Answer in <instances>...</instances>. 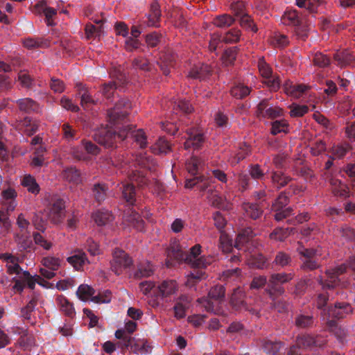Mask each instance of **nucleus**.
Wrapping results in <instances>:
<instances>
[{
  "mask_svg": "<svg viewBox=\"0 0 355 355\" xmlns=\"http://www.w3.org/2000/svg\"><path fill=\"white\" fill-rule=\"evenodd\" d=\"M201 246L199 244L195 245L191 248L190 254L185 257L183 252L176 248L169 249L168 251V259L166 261V265L168 267L173 265V261H180L185 259V260L189 263L193 268H205L207 265L210 264L211 258H206L201 257L198 258V256L200 254Z\"/></svg>",
  "mask_w": 355,
  "mask_h": 355,
  "instance_id": "nucleus-1",
  "label": "nucleus"
},
{
  "mask_svg": "<svg viewBox=\"0 0 355 355\" xmlns=\"http://www.w3.org/2000/svg\"><path fill=\"white\" fill-rule=\"evenodd\" d=\"M178 291V284L175 280H164L157 285L156 293L153 295L152 306H158L161 303L171 301Z\"/></svg>",
  "mask_w": 355,
  "mask_h": 355,
  "instance_id": "nucleus-2",
  "label": "nucleus"
},
{
  "mask_svg": "<svg viewBox=\"0 0 355 355\" xmlns=\"http://www.w3.org/2000/svg\"><path fill=\"white\" fill-rule=\"evenodd\" d=\"M45 203L48 204V218L55 224L60 223L65 216L64 201L57 196L50 193L44 197Z\"/></svg>",
  "mask_w": 355,
  "mask_h": 355,
  "instance_id": "nucleus-3",
  "label": "nucleus"
},
{
  "mask_svg": "<svg viewBox=\"0 0 355 355\" xmlns=\"http://www.w3.org/2000/svg\"><path fill=\"white\" fill-rule=\"evenodd\" d=\"M128 136V132L124 128L121 129L117 135L115 131L107 129V128H101L96 131L94 135V140L99 144L106 148L114 146L116 138L123 140Z\"/></svg>",
  "mask_w": 355,
  "mask_h": 355,
  "instance_id": "nucleus-4",
  "label": "nucleus"
},
{
  "mask_svg": "<svg viewBox=\"0 0 355 355\" xmlns=\"http://www.w3.org/2000/svg\"><path fill=\"white\" fill-rule=\"evenodd\" d=\"M132 265V259L123 250L115 249L110 261V268L116 275H119Z\"/></svg>",
  "mask_w": 355,
  "mask_h": 355,
  "instance_id": "nucleus-5",
  "label": "nucleus"
},
{
  "mask_svg": "<svg viewBox=\"0 0 355 355\" xmlns=\"http://www.w3.org/2000/svg\"><path fill=\"white\" fill-rule=\"evenodd\" d=\"M131 104L125 99H121L114 107L108 110L107 116L110 125L119 124L129 114Z\"/></svg>",
  "mask_w": 355,
  "mask_h": 355,
  "instance_id": "nucleus-6",
  "label": "nucleus"
},
{
  "mask_svg": "<svg viewBox=\"0 0 355 355\" xmlns=\"http://www.w3.org/2000/svg\"><path fill=\"white\" fill-rule=\"evenodd\" d=\"M225 295V289L223 286H216L212 288L208 295L207 298L198 299V302L200 303L207 311L216 312L214 308L220 300Z\"/></svg>",
  "mask_w": 355,
  "mask_h": 355,
  "instance_id": "nucleus-7",
  "label": "nucleus"
},
{
  "mask_svg": "<svg viewBox=\"0 0 355 355\" xmlns=\"http://www.w3.org/2000/svg\"><path fill=\"white\" fill-rule=\"evenodd\" d=\"M282 21L285 25L295 26L296 34L302 39L307 37L308 27L300 24L298 15L295 10L285 12L282 16Z\"/></svg>",
  "mask_w": 355,
  "mask_h": 355,
  "instance_id": "nucleus-8",
  "label": "nucleus"
},
{
  "mask_svg": "<svg viewBox=\"0 0 355 355\" xmlns=\"http://www.w3.org/2000/svg\"><path fill=\"white\" fill-rule=\"evenodd\" d=\"M41 263V275L47 279H51L55 276V272L61 267L62 260L58 257L48 256L44 257Z\"/></svg>",
  "mask_w": 355,
  "mask_h": 355,
  "instance_id": "nucleus-9",
  "label": "nucleus"
},
{
  "mask_svg": "<svg viewBox=\"0 0 355 355\" xmlns=\"http://www.w3.org/2000/svg\"><path fill=\"white\" fill-rule=\"evenodd\" d=\"M258 69L262 78L266 79L264 83L268 87L273 90L279 88L280 80L279 78H274L272 76V71L271 67L265 62L263 58H260L258 62Z\"/></svg>",
  "mask_w": 355,
  "mask_h": 355,
  "instance_id": "nucleus-10",
  "label": "nucleus"
},
{
  "mask_svg": "<svg viewBox=\"0 0 355 355\" xmlns=\"http://www.w3.org/2000/svg\"><path fill=\"white\" fill-rule=\"evenodd\" d=\"M347 266L342 264L333 269L327 270L326 272L327 278L323 280L321 279V284L322 288H331L339 285L338 276L347 271Z\"/></svg>",
  "mask_w": 355,
  "mask_h": 355,
  "instance_id": "nucleus-11",
  "label": "nucleus"
},
{
  "mask_svg": "<svg viewBox=\"0 0 355 355\" xmlns=\"http://www.w3.org/2000/svg\"><path fill=\"white\" fill-rule=\"evenodd\" d=\"M284 111L278 106L270 105L267 100H263L257 106V114L259 117L275 119L282 116Z\"/></svg>",
  "mask_w": 355,
  "mask_h": 355,
  "instance_id": "nucleus-12",
  "label": "nucleus"
},
{
  "mask_svg": "<svg viewBox=\"0 0 355 355\" xmlns=\"http://www.w3.org/2000/svg\"><path fill=\"white\" fill-rule=\"evenodd\" d=\"M293 279L291 274L280 273L274 274L271 276L269 281L268 290L270 295L272 297L275 293L282 294L284 293V289L281 284L286 283Z\"/></svg>",
  "mask_w": 355,
  "mask_h": 355,
  "instance_id": "nucleus-13",
  "label": "nucleus"
},
{
  "mask_svg": "<svg viewBox=\"0 0 355 355\" xmlns=\"http://www.w3.org/2000/svg\"><path fill=\"white\" fill-rule=\"evenodd\" d=\"M288 203V198L284 193H281L275 202L272 204V210L276 212L275 218L279 221L289 216L291 213V209L284 207Z\"/></svg>",
  "mask_w": 355,
  "mask_h": 355,
  "instance_id": "nucleus-14",
  "label": "nucleus"
},
{
  "mask_svg": "<svg viewBox=\"0 0 355 355\" xmlns=\"http://www.w3.org/2000/svg\"><path fill=\"white\" fill-rule=\"evenodd\" d=\"M188 137L184 142V148L186 150L198 149L204 141V136L196 129L187 130Z\"/></svg>",
  "mask_w": 355,
  "mask_h": 355,
  "instance_id": "nucleus-15",
  "label": "nucleus"
},
{
  "mask_svg": "<svg viewBox=\"0 0 355 355\" xmlns=\"http://www.w3.org/2000/svg\"><path fill=\"white\" fill-rule=\"evenodd\" d=\"M0 259L6 263L7 271L10 275H16L18 277L21 276L23 272L19 265L18 258L10 254H0Z\"/></svg>",
  "mask_w": 355,
  "mask_h": 355,
  "instance_id": "nucleus-16",
  "label": "nucleus"
},
{
  "mask_svg": "<svg viewBox=\"0 0 355 355\" xmlns=\"http://www.w3.org/2000/svg\"><path fill=\"white\" fill-rule=\"evenodd\" d=\"M297 250L299 253L303 256V268L313 270L318 267V262L314 259L316 254L315 250L304 249L302 247L298 248Z\"/></svg>",
  "mask_w": 355,
  "mask_h": 355,
  "instance_id": "nucleus-17",
  "label": "nucleus"
},
{
  "mask_svg": "<svg viewBox=\"0 0 355 355\" xmlns=\"http://www.w3.org/2000/svg\"><path fill=\"white\" fill-rule=\"evenodd\" d=\"M309 89V87L303 84H293L287 80L284 84V90L285 93L293 98H300Z\"/></svg>",
  "mask_w": 355,
  "mask_h": 355,
  "instance_id": "nucleus-18",
  "label": "nucleus"
},
{
  "mask_svg": "<svg viewBox=\"0 0 355 355\" xmlns=\"http://www.w3.org/2000/svg\"><path fill=\"white\" fill-rule=\"evenodd\" d=\"M67 261L77 270H82L84 266L89 263L86 254L80 250L67 258Z\"/></svg>",
  "mask_w": 355,
  "mask_h": 355,
  "instance_id": "nucleus-19",
  "label": "nucleus"
},
{
  "mask_svg": "<svg viewBox=\"0 0 355 355\" xmlns=\"http://www.w3.org/2000/svg\"><path fill=\"white\" fill-rule=\"evenodd\" d=\"M352 312V309L349 304L339 303L328 311L329 317L333 318H343Z\"/></svg>",
  "mask_w": 355,
  "mask_h": 355,
  "instance_id": "nucleus-20",
  "label": "nucleus"
},
{
  "mask_svg": "<svg viewBox=\"0 0 355 355\" xmlns=\"http://www.w3.org/2000/svg\"><path fill=\"white\" fill-rule=\"evenodd\" d=\"M92 218L98 226H105L113 220V216L107 210H98L93 213Z\"/></svg>",
  "mask_w": 355,
  "mask_h": 355,
  "instance_id": "nucleus-21",
  "label": "nucleus"
},
{
  "mask_svg": "<svg viewBox=\"0 0 355 355\" xmlns=\"http://www.w3.org/2000/svg\"><path fill=\"white\" fill-rule=\"evenodd\" d=\"M16 128L26 135H31L37 130L38 124L37 122L32 121L29 118L26 117L16 125Z\"/></svg>",
  "mask_w": 355,
  "mask_h": 355,
  "instance_id": "nucleus-22",
  "label": "nucleus"
},
{
  "mask_svg": "<svg viewBox=\"0 0 355 355\" xmlns=\"http://www.w3.org/2000/svg\"><path fill=\"white\" fill-rule=\"evenodd\" d=\"M76 88L78 94L80 96L81 98V105L84 107V109H89L91 104L96 103L95 101L89 94L88 90L82 83H77Z\"/></svg>",
  "mask_w": 355,
  "mask_h": 355,
  "instance_id": "nucleus-23",
  "label": "nucleus"
},
{
  "mask_svg": "<svg viewBox=\"0 0 355 355\" xmlns=\"http://www.w3.org/2000/svg\"><path fill=\"white\" fill-rule=\"evenodd\" d=\"M125 132H128V135L131 133L135 141L139 146L140 148H143L147 146V138L145 132L141 129L137 130H132V127L127 125L123 128Z\"/></svg>",
  "mask_w": 355,
  "mask_h": 355,
  "instance_id": "nucleus-24",
  "label": "nucleus"
},
{
  "mask_svg": "<svg viewBox=\"0 0 355 355\" xmlns=\"http://www.w3.org/2000/svg\"><path fill=\"white\" fill-rule=\"evenodd\" d=\"M208 199L209 202L216 207L223 209H229L230 208V204L227 198L220 196L217 192H212L208 196Z\"/></svg>",
  "mask_w": 355,
  "mask_h": 355,
  "instance_id": "nucleus-25",
  "label": "nucleus"
},
{
  "mask_svg": "<svg viewBox=\"0 0 355 355\" xmlns=\"http://www.w3.org/2000/svg\"><path fill=\"white\" fill-rule=\"evenodd\" d=\"M58 306L60 311L69 316H73L75 314V309L71 302L63 295H60L56 298Z\"/></svg>",
  "mask_w": 355,
  "mask_h": 355,
  "instance_id": "nucleus-26",
  "label": "nucleus"
},
{
  "mask_svg": "<svg viewBox=\"0 0 355 355\" xmlns=\"http://www.w3.org/2000/svg\"><path fill=\"white\" fill-rule=\"evenodd\" d=\"M189 300L187 297L182 296L179 299L173 307L174 316L180 319L186 315V310L188 309Z\"/></svg>",
  "mask_w": 355,
  "mask_h": 355,
  "instance_id": "nucleus-27",
  "label": "nucleus"
},
{
  "mask_svg": "<svg viewBox=\"0 0 355 355\" xmlns=\"http://www.w3.org/2000/svg\"><path fill=\"white\" fill-rule=\"evenodd\" d=\"M94 294L95 290L88 284H81L79 286L76 291L78 297L83 302H92V299L94 296Z\"/></svg>",
  "mask_w": 355,
  "mask_h": 355,
  "instance_id": "nucleus-28",
  "label": "nucleus"
},
{
  "mask_svg": "<svg viewBox=\"0 0 355 355\" xmlns=\"http://www.w3.org/2000/svg\"><path fill=\"white\" fill-rule=\"evenodd\" d=\"M211 180L206 179L203 176L196 177L193 179L187 180L185 182V187L191 189L196 185H198L200 190L205 191L210 187Z\"/></svg>",
  "mask_w": 355,
  "mask_h": 355,
  "instance_id": "nucleus-29",
  "label": "nucleus"
},
{
  "mask_svg": "<svg viewBox=\"0 0 355 355\" xmlns=\"http://www.w3.org/2000/svg\"><path fill=\"white\" fill-rule=\"evenodd\" d=\"M156 287L155 283L151 281H144L139 284L140 291L147 296L150 304L153 300V295L156 293Z\"/></svg>",
  "mask_w": 355,
  "mask_h": 355,
  "instance_id": "nucleus-30",
  "label": "nucleus"
},
{
  "mask_svg": "<svg viewBox=\"0 0 355 355\" xmlns=\"http://www.w3.org/2000/svg\"><path fill=\"white\" fill-rule=\"evenodd\" d=\"M21 183L24 187H26L29 192L33 194H37L40 192L39 184L37 183L34 177L31 175H25Z\"/></svg>",
  "mask_w": 355,
  "mask_h": 355,
  "instance_id": "nucleus-31",
  "label": "nucleus"
},
{
  "mask_svg": "<svg viewBox=\"0 0 355 355\" xmlns=\"http://www.w3.org/2000/svg\"><path fill=\"white\" fill-rule=\"evenodd\" d=\"M210 71V67L207 64L197 65L191 69L189 76L193 78L204 79L209 74Z\"/></svg>",
  "mask_w": 355,
  "mask_h": 355,
  "instance_id": "nucleus-32",
  "label": "nucleus"
},
{
  "mask_svg": "<svg viewBox=\"0 0 355 355\" xmlns=\"http://www.w3.org/2000/svg\"><path fill=\"white\" fill-rule=\"evenodd\" d=\"M332 187V192L336 196H347L348 193V187L346 184L342 183L340 180L331 178L329 180Z\"/></svg>",
  "mask_w": 355,
  "mask_h": 355,
  "instance_id": "nucleus-33",
  "label": "nucleus"
},
{
  "mask_svg": "<svg viewBox=\"0 0 355 355\" xmlns=\"http://www.w3.org/2000/svg\"><path fill=\"white\" fill-rule=\"evenodd\" d=\"M254 234H252V231L250 228L245 229L243 231V232L240 233L235 241V248L238 249H241L245 244L249 243L250 242V239L253 237Z\"/></svg>",
  "mask_w": 355,
  "mask_h": 355,
  "instance_id": "nucleus-34",
  "label": "nucleus"
},
{
  "mask_svg": "<svg viewBox=\"0 0 355 355\" xmlns=\"http://www.w3.org/2000/svg\"><path fill=\"white\" fill-rule=\"evenodd\" d=\"M124 221L138 231H142L144 230V221L140 215L137 212L132 211L130 216H126Z\"/></svg>",
  "mask_w": 355,
  "mask_h": 355,
  "instance_id": "nucleus-35",
  "label": "nucleus"
},
{
  "mask_svg": "<svg viewBox=\"0 0 355 355\" xmlns=\"http://www.w3.org/2000/svg\"><path fill=\"white\" fill-rule=\"evenodd\" d=\"M122 194L123 198L129 203L132 204L135 200V190L132 183L123 182Z\"/></svg>",
  "mask_w": 355,
  "mask_h": 355,
  "instance_id": "nucleus-36",
  "label": "nucleus"
},
{
  "mask_svg": "<svg viewBox=\"0 0 355 355\" xmlns=\"http://www.w3.org/2000/svg\"><path fill=\"white\" fill-rule=\"evenodd\" d=\"M334 59L337 62L338 64L343 67L349 64L354 60V56L349 51H343L337 52L334 55Z\"/></svg>",
  "mask_w": 355,
  "mask_h": 355,
  "instance_id": "nucleus-37",
  "label": "nucleus"
},
{
  "mask_svg": "<svg viewBox=\"0 0 355 355\" xmlns=\"http://www.w3.org/2000/svg\"><path fill=\"white\" fill-rule=\"evenodd\" d=\"M171 146L164 138H159L157 141L151 146V150L155 154H166L170 151Z\"/></svg>",
  "mask_w": 355,
  "mask_h": 355,
  "instance_id": "nucleus-38",
  "label": "nucleus"
},
{
  "mask_svg": "<svg viewBox=\"0 0 355 355\" xmlns=\"http://www.w3.org/2000/svg\"><path fill=\"white\" fill-rule=\"evenodd\" d=\"M19 109L21 111L29 112L31 111H37L39 110V105L37 103L33 101L31 98H24L17 101Z\"/></svg>",
  "mask_w": 355,
  "mask_h": 355,
  "instance_id": "nucleus-39",
  "label": "nucleus"
},
{
  "mask_svg": "<svg viewBox=\"0 0 355 355\" xmlns=\"http://www.w3.org/2000/svg\"><path fill=\"white\" fill-rule=\"evenodd\" d=\"M319 338H317L318 340ZM297 345L298 347L304 349L311 348L314 345H318V340L309 335H303L297 338Z\"/></svg>",
  "mask_w": 355,
  "mask_h": 355,
  "instance_id": "nucleus-40",
  "label": "nucleus"
},
{
  "mask_svg": "<svg viewBox=\"0 0 355 355\" xmlns=\"http://www.w3.org/2000/svg\"><path fill=\"white\" fill-rule=\"evenodd\" d=\"M161 17V12L159 6L157 3H154L150 7V13L148 15V25L157 26Z\"/></svg>",
  "mask_w": 355,
  "mask_h": 355,
  "instance_id": "nucleus-41",
  "label": "nucleus"
},
{
  "mask_svg": "<svg viewBox=\"0 0 355 355\" xmlns=\"http://www.w3.org/2000/svg\"><path fill=\"white\" fill-rule=\"evenodd\" d=\"M63 178L69 182L78 184L81 181L80 172L74 168H69L63 172Z\"/></svg>",
  "mask_w": 355,
  "mask_h": 355,
  "instance_id": "nucleus-42",
  "label": "nucleus"
},
{
  "mask_svg": "<svg viewBox=\"0 0 355 355\" xmlns=\"http://www.w3.org/2000/svg\"><path fill=\"white\" fill-rule=\"evenodd\" d=\"M234 21V19L228 15H222L216 17L214 21V24L219 28H225L230 26Z\"/></svg>",
  "mask_w": 355,
  "mask_h": 355,
  "instance_id": "nucleus-43",
  "label": "nucleus"
},
{
  "mask_svg": "<svg viewBox=\"0 0 355 355\" xmlns=\"http://www.w3.org/2000/svg\"><path fill=\"white\" fill-rule=\"evenodd\" d=\"M250 92V88L243 84H238L231 89V94L236 98H242Z\"/></svg>",
  "mask_w": 355,
  "mask_h": 355,
  "instance_id": "nucleus-44",
  "label": "nucleus"
},
{
  "mask_svg": "<svg viewBox=\"0 0 355 355\" xmlns=\"http://www.w3.org/2000/svg\"><path fill=\"white\" fill-rule=\"evenodd\" d=\"M187 169L193 175L198 173L202 167V162L196 157H192L186 164Z\"/></svg>",
  "mask_w": 355,
  "mask_h": 355,
  "instance_id": "nucleus-45",
  "label": "nucleus"
},
{
  "mask_svg": "<svg viewBox=\"0 0 355 355\" xmlns=\"http://www.w3.org/2000/svg\"><path fill=\"white\" fill-rule=\"evenodd\" d=\"M288 123L286 120L275 121L272 123L271 133L274 135L281 132H287Z\"/></svg>",
  "mask_w": 355,
  "mask_h": 355,
  "instance_id": "nucleus-46",
  "label": "nucleus"
},
{
  "mask_svg": "<svg viewBox=\"0 0 355 355\" xmlns=\"http://www.w3.org/2000/svg\"><path fill=\"white\" fill-rule=\"evenodd\" d=\"M243 209L246 215L253 219L257 218L262 212L257 204L245 203Z\"/></svg>",
  "mask_w": 355,
  "mask_h": 355,
  "instance_id": "nucleus-47",
  "label": "nucleus"
},
{
  "mask_svg": "<svg viewBox=\"0 0 355 355\" xmlns=\"http://www.w3.org/2000/svg\"><path fill=\"white\" fill-rule=\"evenodd\" d=\"M292 231V229L277 228L270 234V237L272 240L282 241L291 234Z\"/></svg>",
  "mask_w": 355,
  "mask_h": 355,
  "instance_id": "nucleus-48",
  "label": "nucleus"
},
{
  "mask_svg": "<svg viewBox=\"0 0 355 355\" xmlns=\"http://www.w3.org/2000/svg\"><path fill=\"white\" fill-rule=\"evenodd\" d=\"M44 152V148L40 146L38 148H35V152L34 156L32 159L31 165L34 167H40L44 164V159L43 157V153Z\"/></svg>",
  "mask_w": 355,
  "mask_h": 355,
  "instance_id": "nucleus-49",
  "label": "nucleus"
},
{
  "mask_svg": "<svg viewBox=\"0 0 355 355\" xmlns=\"http://www.w3.org/2000/svg\"><path fill=\"white\" fill-rule=\"evenodd\" d=\"M171 104L173 105V110L176 113H178V110L184 113H190L193 110V107L187 101L180 100L178 102H171Z\"/></svg>",
  "mask_w": 355,
  "mask_h": 355,
  "instance_id": "nucleus-50",
  "label": "nucleus"
},
{
  "mask_svg": "<svg viewBox=\"0 0 355 355\" xmlns=\"http://www.w3.org/2000/svg\"><path fill=\"white\" fill-rule=\"evenodd\" d=\"M290 178L282 173L281 172H275L272 176V183L277 187L281 188L285 186L290 181Z\"/></svg>",
  "mask_w": 355,
  "mask_h": 355,
  "instance_id": "nucleus-51",
  "label": "nucleus"
},
{
  "mask_svg": "<svg viewBox=\"0 0 355 355\" xmlns=\"http://www.w3.org/2000/svg\"><path fill=\"white\" fill-rule=\"evenodd\" d=\"M129 346H130L131 349L137 354L148 353L150 348L146 342L144 340H137L133 345L132 340L131 344L129 345Z\"/></svg>",
  "mask_w": 355,
  "mask_h": 355,
  "instance_id": "nucleus-52",
  "label": "nucleus"
},
{
  "mask_svg": "<svg viewBox=\"0 0 355 355\" xmlns=\"http://www.w3.org/2000/svg\"><path fill=\"white\" fill-rule=\"evenodd\" d=\"M290 115L292 117H300L308 112L309 107L305 105L292 104L290 106Z\"/></svg>",
  "mask_w": 355,
  "mask_h": 355,
  "instance_id": "nucleus-53",
  "label": "nucleus"
},
{
  "mask_svg": "<svg viewBox=\"0 0 355 355\" xmlns=\"http://www.w3.org/2000/svg\"><path fill=\"white\" fill-rule=\"evenodd\" d=\"M21 279H23L25 284L31 289L35 288V284H40L39 280L41 279L39 275L32 277L28 271H24L21 272Z\"/></svg>",
  "mask_w": 355,
  "mask_h": 355,
  "instance_id": "nucleus-54",
  "label": "nucleus"
},
{
  "mask_svg": "<svg viewBox=\"0 0 355 355\" xmlns=\"http://www.w3.org/2000/svg\"><path fill=\"white\" fill-rule=\"evenodd\" d=\"M112 300V293L108 291H104L101 293H99L98 295H95L92 297V302L97 304L101 303H109Z\"/></svg>",
  "mask_w": 355,
  "mask_h": 355,
  "instance_id": "nucleus-55",
  "label": "nucleus"
},
{
  "mask_svg": "<svg viewBox=\"0 0 355 355\" xmlns=\"http://www.w3.org/2000/svg\"><path fill=\"white\" fill-rule=\"evenodd\" d=\"M270 43L277 47H283L288 44V37L280 33H275L270 40Z\"/></svg>",
  "mask_w": 355,
  "mask_h": 355,
  "instance_id": "nucleus-56",
  "label": "nucleus"
},
{
  "mask_svg": "<svg viewBox=\"0 0 355 355\" xmlns=\"http://www.w3.org/2000/svg\"><path fill=\"white\" fill-rule=\"evenodd\" d=\"M34 242L36 245L42 247L44 250H49L52 247V243L47 241L42 234L40 233H35L33 234Z\"/></svg>",
  "mask_w": 355,
  "mask_h": 355,
  "instance_id": "nucleus-57",
  "label": "nucleus"
},
{
  "mask_svg": "<svg viewBox=\"0 0 355 355\" xmlns=\"http://www.w3.org/2000/svg\"><path fill=\"white\" fill-rule=\"evenodd\" d=\"M349 149L348 144H338L332 147V155L336 158H341L346 155Z\"/></svg>",
  "mask_w": 355,
  "mask_h": 355,
  "instance_id": "nucleus-58",
  "label": "nucleus"
},
{
  "mask_svg": "<svg viewBox=\"0 0 355 355\" xmlns=\"http://www.w3.org/2000/svg\"><path fill=\"white\" fill-rule=\"evenodd\" d=\"M154 272L153 266L148 261L141 264L138 269V274L141 277H149Z\"/></svg>",
  "mask_w": 355,
  "mask_h": 355,
  "instance_id": "nucleus-59",
  "label": "nucleus"
},
{
  "mask_svg": "<svg viewBox=\"0 0 355 355\" xmlns=\"http://www.w3.org/2000/svg\"><path fill=\"white\" fill-rule=\"evenodd\" d=\"M85 31L87 39L100 36L101 33V26H96L92 24H87Z\"/></svg>",
  "mask_w": 355,
  "mask_h": 355,
  "instance_id": "nucleus-60",
  "label": "nucleus"
},
{
  "mask_svg": "<svg viewBox=\"0 0 355 355\" xmlns=\"http://www.w3.org/2000/svg\"><path fill=\"white\" fill-rule=\"evenodd\" d=\"M250 150L248 146H245L243 148H241L236 155L234 157H232L229 159V162L232 165H235L238 164L241 159H244L247 155H249Z\"/></svg>",
  "mask_w": 355,
  "mask_h": 355,
  "instance_id": "nucleus-61",
  "label": "nucleus"
},
{
  "mask_svg": "<svg viewBox=\"0 0 355 355\" xmlns=\"http://www.w3.org/2000/svg\"><path fill=\"white\" fill-rule=\"evenodd\" d=\"M282 346L279 342L268 341L264 344L263 348L266 353L274 355L280 350Z\"/></svg>",
  "mask_w": 355,
  "mask_h": 355,
  "instance_id": "nucleus-62",
  "label": "nucleus"
},
{
  "mask_svg": "<svg viewBox=\"0 0 355 355\" xmlns=\"http://www.w3.org/2000/svg\"><path fill=\"white\" fill-rule=\"evenodd\" d=\"M137 162L139 165L150 171L153 170L155 166L153 159L146 155H140L139 157L137 158Z\"/></svg>",
  "mask_w": 355,
  "mask_h": 355,
  "instance_id": "nucleus-63",
  "label": "nucleus"
},
{
  "mask_svg": "<svg viewBox=\"0 0 355 355\" xmlns=\"http://www.w3.org/2000/svg\"><path fill=\"white\" fill-rule=\"evenodd\" d=\"M241 37L240 31L238 29H231L223 37L224 42L227 43L236 42L239 40Z\"/></svg>",
  "mask_w": 355,
  "mask_h": 355,
  "instance_id": "nucleus-64",
  "label": "nucleus"
}]
</instances>
